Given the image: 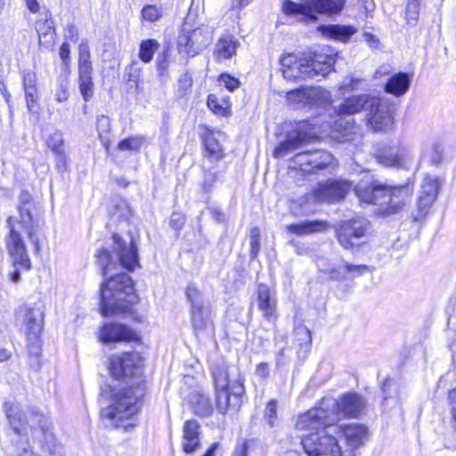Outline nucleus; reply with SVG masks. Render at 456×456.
<instances>
[{
    "mask_svg": "<svg viewBox=\"0 0 456 456\" xmlns=\"http://www.w3.org/2000/svg\"><path fill=\"white\" fill-rule=\"evenodd\" d=\"M219 82L231 92L234 91L240 86V81L228 74L220 75Z\"/></svg>",
    "mask_w": 456,
    "mask_h": 456,
    "instance_id": "obj_56",
    "label": "nucleus"
},
{
    "mask_svg": "<svg viewBox=\"0 0 456 456\" xmlns=\"http://www.w3.org/2000/svg\"><path fill=\"white\" fill-rule=\"evenodd\" d=\"M92 64H78V79L92 78Z\"/></svg>",
    "mask_w": 456,
    "mask_h": 456,
    "instance_id": "obj_63",
    "label": "nucleus"
},
{
    "mask_svg": "<svg viewBox=\"0 0 456 456\" xmlns=\"http://www.w3.org/2000/svg\"><path fill=\"white\" fill-rule=\"evenodd\" d=\"M213 38V30L205 25L195 27L190 17L184 20L177 37L178 53L186 59L200 54Z\"/></svg>",
    "mask_w": 456,
    "mask_h": 456,
    "instance_id": "obj_10",
    "label": "nucleus"
},
{
    "mask_svg": "<svg viewBox=\"0 0 456 456\" xmlns=\"http://www.w3.org/2000/svg\"><path fill=\"white\" fill-rule=\"evenodd\" d=\"M422 0H406L405 19L408 24L414 25L419 19Z\"/></svg>",
    "mask_w": 456,
    "mask_h": 456,
    "instance_id": "obj_41",
    "label": "nucleus"
},
{
    "mask_svg": "<svg viewBox=\"0 0 456 456\" xmlns=\"http://www.w3.org/2000/svg\"><path fill=\"white\" fill-rule=\"evenodd\" d=\"M352 188V183L347 180H330L326 183H319L317 189L314 191V198L320 202L333 203L340 201Z\"/></svg>",
    "mask_w": 456,
    "mask_h": 456,
    "instance_id": "obj_16",
    "label": "nucleus"
},
{
    "mask_svg": "<svg viewBox=\"0 0 456 456\" xmlns=\"http://www.w3.org/2000/svg\"><path fill=\"white\" fill-rule=\"evenodd\" d=\"M411 84V77L404 72H399L389 77L385 90L387 93L395 96L403 95L409 89Z\"/></svg>",
    "mask_w": 456,
    "mask_h": 456,
    "instance_id": "obj_31",
    "label": "nucleus"
},
{
    "mask_svg": "<svg viewBox=\"0 0 456 456\" xmlns=\"http://www.w3.org/2000/svg\"><path fill=\"white\" fill-rule=\"evenodd\" d=\"M318 267L321 272L329 274L331 280L337 281H352L362 275L369 269L367 265H351L344 261H341L338 265H333L332 266H324L322 260L318 263Z\"/></svg>",
    "mask_w": 456,
    "mask_h": 456,
    "instance_id": "obj_17",
    "label": "nucleus"
},
{
    "mask_svg": "<svg viewBox=\"0 0 456 456\" xmlns=\"http://www.w3.org/2000/svg\"><path fill=\"white\" fill-rule=\"evenodd\" d=\"M35 28L37 32L39 45L46 49L53 48L55 43V28L49 10L44 9L36 20Z\"/></svg>",
    "mask_w": 456,
    "mask_h": 456,
    "instance_id": "obj_19",
    "label": "nucleus"
},
{
    "mask_svg": "<svg viewBox=\"0 0 456 456\" xmlns=\"http://www.w3.org/2000/svg\"><path fill=\"white\" fill-rule=\"evenodd\" d=\"M17 209L19 214L17 217L9 216L7 218L9 233L5 239L6 248L13 265V271L9 273V277L15 283L20 280V271L29 270L31 267L30 259L20 230L22 229L27 233L28 240L35 247L36 252H39L40 238L44 235L45 226L41 208L27 191L20 192Z\"/></svg>",
    "mask_w": 456,
    "mask_h": 456,
    "instance_id": "obj_2",
    "label": "nucleus"
},
{
    "mask_svg": "<svg viewBox=\"0 0 456 456\" xmlns=\"http://www.w3.org/2000/svg\"><path fill=\"white\" fill-rule=\"evenodd\" d=\"M451 404L452 417L453 420V428L456 430V388L451 390L448 395Z\"/></svg>",
    "mask_w": 456,
    "mask_h": 456,
    "instance_id": "obj_64",
    "label": "nucleus"
},
{
    "mask_svg": "<svg viewBox=\"0 0 456 456\" xmlns=\"http://www.w3.org/2000/svg\"><path fill=\"white\" fill-rule=\"evenodd\" d=\"M21 312L23 313V324L26 329L28 338L40 336L43 323V310L38 305H27Z\"/></svg>",
    "mask_w": 456,
    "mask_h": 456,
    "instance_id": "obj_23",
    "label": "nucleus"
},
{
    "mask_svg": "<svg viewBox=\"0 0 456 456\" xmlns=\"http://www.w3.org/2000/svg\"><path fill=\"white\" fill-rule=\"evenodd\" d=\"M385 188V184L377 181L361 182L354 187V191L361 202L380 206Z\"/></svg>",
    "mask_w": 456,
    "mask_h": 456,
    "instance_id": "obj_22",
    "label": "nucleus"
},
{
    "mask_svg": "<svg viewBox=\"0 0 456 456\" xmlns=\"http://www.w3.org/2000/svg\"><path fill=\"white\" fill-rule=\"evenodd\" d=\"M309 434L302 437V446L307 456H343L339 444L344 439L353 451L363 444L368 430L362 425H338V423L305 429Z\"/></svg>",
    "mask_w": 456,
    "mask_h": 456,
    "instance_id": "obj_3",
    "label": "nucleus"
},
{
    "mask_svg": "<svg viewBox=\"0 0 456 456\" xmlns=\"http://www.w3.org/2000/svg\"><path fill=\"white\" fill-rule=\"evenodd\" d=\"M243 382L244 379L238 375L229 388L216 389V407L219 412H226L232 404L234 407H239L240 397L244 394Z\"/></svg>",
    "mask_w": 456,
    "mask_h": 456,
    "instance_id": "obj_18",
    "label": "nucleus"
},
{
    "mask_svg": "<svg viewBox=\"0 0 456 456\" xmlns=\"http://www.w3.org/2000/svg\"><path fill=\"white\" fill-rule=\"evenodd\" d=\"M159 46V44L156 39L142 40L140 44L138 53L140 60L145 63L150 62L153 59Z\"/></svg>",
    "mask_w": 456,
    "mask_h": 456,
    "instance_id": "obj_37",
    "label": "nucleus"
},
{
    "mask_svg": "<svg viewBox=\"0 0 456 456\" xmlns=\"http://www.w3.org/2000/svg\"><path fill=\"white\" fill-rule=\"evenodd\" d=\"M127 82L134 84L135 89L140 91V81L142 75V68L137 62H133L126 68Z\"/></svg>",
    "mask_w": 456,
    "mask_h": 456,
    "instance_id": "obj_44",
    "label": "nucleus"
},
{
    "mask_svg": "<svg viewBox=\"0 0 456 456\" xmlns=\"http://www.w3.org/2000/svg\"><path fill=\"white\" fill-rule=\"evenodd\" d=\"M191 403L195 414L200 417L208 416L213 410L209 398L202 393L192 395Z\"/></svg>",
    "mask_w": 456,
    "mask_h": 456,
    "instance_id": "obj_36",
    "label": "nucleus"
},
{
    "mask_svg": "<svg viewBox=\"0 0 456 456\" xmlns=\"http://www.w3.org/2000/svg\"><path fill=\"white\" fill-rule=\"evenodd\" d=\"M436 198L433 197V194L430 195H422L420 194L419 200H418V209H419V217H416L415 219L421 218L423 216L426 215L428 208L433 204Z\"/></svg>",
    "mask_w": 456,
    "mask_h": 456,
    "instance_id": "obj_51",
    "label": "nucleus"
},
{
    "mask_svg": "<svg viewBox=\"0 0 456 456\" xmlns=\"http://www.w3.org/2000/svg\"><path fill=\"white\" fill-rule=\"evenodd\" d=\"M310 166L312 173L326 168L332 164L333 156L326 151H310Z\"/></svg>",
    "mask_w": 456,
    "mask_h": 456,
    "instance_id": "obj_34",
    "label": "nucleus"
},
{
    "mask_svg": "<svg viewBox=\"0 0 456 456\" xmlns=\"http://www.w3.org/2000/svg\"><path fill=\"white\" fill-rule=\"evenodd\" d=\"M265 447L257 439H249L238 443L233 452V456H263Z\"/></svg>",
    "mask_w": 456,
    "mask_h": 456,
    "instance_id": "obj_32",
    "label": "nucleus"
},
{
    "mask_svg": "<svg viewBox=\"0 0 456 456\" xmlns=\"http://www.w3.org/2000/svg\"><path fill=\"white\" fill-rule=\"evenodd\" d=\"M113 252L107 249L97 251L96 262L103 275L118 267L132 271L139 265L138 249L133 240L127 246L126 242L117 234H113Z\"/></svg>",
    "mask_w": 456,
    "mask_h": 456,
    "instance_id": "obj_8",
    "label": "nucleus"
},
{
    "mask_svg": "<svg viewBox=\"0 0 456 456\" xmlns=\"http://www.w3.org/2000/svg\"><path fill=\"white\" fill-rule=\"evenodd\" d=\"M5 415L12 428L19 435L25 433L27 427L36 428L38 427L44 434V444L51 456H62V447L55 443V438L50 430V422L47 416L33 409L23 412L16 402L9 401L4 404Z\"/></svg>",
    "mask_w": 456,
    "mask_h": 456,
    "instance_id": "obj_5",
    "label": "nucleus"
},
{
    "mask_svg": "<svg viewBox=\"0 0 456 456\" xmlns=\"http://www.w3.org/2000/svg\"><path fill=\"white\" fill-rule=\"evenodd\" d=\"M346 0H300L294 2L285 0L282 4L283 12L297 20L311 23L318 19V14L339 13Z\"/></svg>",
    "mask_w": 456,
    "mask_h": 456,
    "instance_id": "obj_9",
    "label": "nucleus"
},
{
    "mask_svg": "<svg viewBox=\"0 0 456 456\" xmlns=\"http://www.w3.org/2000/svg\"><path fill=\"white\" fill-rule=\"evenodd\" d=\"M24 89L28 110H31L32 104L36 102L37 87L35 85H28L27 78L24 79Z\"/></svg>",
    "mask_w": 456,
    "mask_h": 456,
    "instance_id": "obj_54",
    "label": "nucleus"
},
{
    "mask_svg": "<svg viewBox=\"0 0 456 456\" xmlns=\"http://www.w3.org/2000/svg\"><path fill=\"white\" fill-rule=\"evenodd\" d=\"M329 228L326 221L306 220L297 224H291L286 226V230L297 236H307L322 232Z\"/></svg>",
    "mask_w": 456,
    "mask_h": 456,
    "instance_id": "obj_26",
    "label": "nucleus"
},
{
    "mask_svg": "<svg viewBox=\"0 0 456 456\" xmlns=\"http://www.w3.org/2000/svg\"><path fill=\"white\" fill-rule=\"evenodd\" d=\"M179 89L185 93L192 86V77L188 72L182 74L178 80Z\"/></svg>",
    "mask_w": 456,
    "mask_h": 456,
    "instance_id": "obj_61",
    "label": "nucleus"
},
{
    "mask_svg": "<svg viewBox=\"0 0 456 456\" xmlns=\"http://www.w3.org/2000/svg\"><path fill=\"white\" fill-rule=\"evenodd\" d=\"M306 96L309 106L324 105L330 100V92L319 86L306 88Z\"/></svg>",
    "mask_w": 456,
    "mask_h": 456,
    "instance_id": "obj_35",
    "label": "nucleus"
},
{
    "mask_svg": "<svg viewBox=\"0 0 456 456\" xmlns=\"http://www.w3.org/2000/svg\"><path fill=\"white\" fill-rule=\"evenodd\" d=\"M366 408L365 400L356 393H348L337 400L323 397L315 406L298 416L295 428L305 431L320 426L338 423L343 417L358 418Z\"/></svg>",
    "mask_w": 456,
    "mask_h": 456,
    "instance_id": "obj_4",
    "label": "nucleus"
},
{
    "mask_svg": "<svg viewBox=\"0 0 456 456\" xmlns=\"http://www.w3.org/2000/svg\"><path fill=\"white\" fill-rule=\"evenodd\" d=\"M58 87L55 93V99L59 102H63L69 98V72L61 74L57 80Z\"/></svg>",
    "mask_w": 456,
    "mask_h": 456,
    "instance_id": "obj_40",
    "label": "nucleus"
},
{
    "mask_svg": "<svg viewBox=\"0 0 456 456\" xmlns=\"http://www.w3.org/2000/svg\"><path fill=\"white\" fill-rule=\"evenodd\" d=\"M373 95L363 94L346 98L341 104L336 109L338 116H351L366 110Z\"/></svg>",
    "mask_w": 456,
    "mask_h": 456,
    "instance_id": "obj_25",
    "label": "nucleus"
},
{
    "mask_svg": "<svg viewBox=\"0 0 456 456\" xmlns=\"http://www.w3.org/2000/svg\"><path fill=\"white\" fill-rule=\"evenodd\" d=\"M169 224L170 226L177 232L182 230L185 224L184 215L179 212H174L170 216Z\"/></svg>",
    "mask_w": 456,
    "mask_h": 456,
    "instance_id": "obj_58",
    "label": "nucleus"
},
{
    "mask_svg": "<svg viewBox=\"0 0 456 456\" xmlns=\"http://www.w3.org/2000/svg\"><path fill=\"white\" fill-rule=\"evenodd\" d=\"M200 425L196 420H187L183 425V450L185 453L194 452L200 445Z\"/></svg>",
    "mask_w": 456,
    "mask_h": 456,
    "instance_id": "obj_27",
    "label": "nucleus"
},
{
    "mask_svg": "<svg viewBox=\"0 0 456 456\" xmlns=\"http://www.w3.org/2000/svg\"><path fill=\"white\" fill-rule=\"evenodd\" d=\"M163 16V11L157 4H147L141 11V18L144 21L156 22Z\"/></svg>",
    "mask_w": 456,
    "mask_h": 456,
    "instance_id": "obj_39",
    "label": "nucleus"
},
{
    "mask_svg": "<svg viewBox=\"0 0 456 456\" xmlns=\"http://www.w3.org/2000/svg\"><path fill=\"white\" fill-rule=\"evenodd\" d=\"M28 353L31 356L38 358L41 353V344L39 336L28 338Z\"/></svg>",
    "mask_w": 456,
    "mask_h": 456,
    "instance_id": "obj_57",
    "label": "nucleus"
},
{
    "mask_svg": "<svg viewBox=\"0 0 456 456\" xmlns=\"http://www.w3.org/2000/svg\"><path fill=\"white\" fill-rule=\"evenodd\" d=\"M295 339L300 350L307 352L312 345L311 331L305 326H298L295 329Z\"/></svg>",
    "mask_w": 456,
    "mask_h": 456,
    "instance_id": "obj_38",
    "label": "nucleus"
},
{
    "mask_svg": "<svg viewBox=\"0 0 456 456\" xmlns=\"http://www.w3.org/2000/svg\"><path fill=\"white\" fill-rule=\"evenodd\" d=\"M316 135L317 131L314 125L311 124L308 120L299 121L295 130L288 135L286 141L281 142L275 148L273 156L275 158H282Z\"/></svg>",
    "mask_w": 456,
    "mask_h": 456,
    "instance_id": "obj_13",
    "label": "nucleus"
},
{
    "mask_svg": "<svg viewBox=\"0 0 456 456\" xmlns=\"http://www.w3.org/2000/svg\"><path fill=\"white\" fill-rule=\"evenodd\" d=\"M322 31L326 36L340 41L348 40L356 32L352 26L339 24L325 26Z\"/></svg>",
    "mask_w": 456,
    "mask_h": 456,
    "instance_id": "obj_33",
    "label": "nucleus"
},
{
    "mask_svg": "<svg viewBox=\"0 0 456 456\" xmlns=\"http://www.w3.org/2000/svg\"><path fill=\"white\" fill-rule=\"evenodd\" d=\"M265 419L267 421L269 427H273L277 419V402L270 401L265 410Z\"/></svg>",
    "mask_w": 456,
    "mask_h": 456,
    "instance_id": "obj_50",
    "label": "nucleus"
},
{
    "mask_svg": "<svg viewBox=\"0 0 456 456\" xmlns=\"http://www.w3.org/2000/svg\"><path fill=\"white\" fill-rule=\"evenodd\" d=\"M239 46L240 42L233 36L223 35L215 45L214 55L217 61L231 59Z\"/></svg>",
    "mask_w": 456,
    "mask_h": 456,
    "instance_id": "obj_28",
    "label": "nucleus"
},
{
    "mask_svg": "<svg viewBox=\"0 0 456 456\" xmlns=\"http://www.w3.org/2000/svg\"><path fill=\"white\" fill-rule=\"evenodd\" d=\"M281 65L283 77L289 80L314 78L318 76L324 77L331 71L334 59L321 53L302 58L288 53L281 57Z\"/></svg>",
    "mask_w": 456,
    "mask_h": 456,
    "instance_id": "obj_7",
    "label": "nucleus"
},
{
    "mask_svg": "<svg viewBox=\"0 0 456 456\" xmlns=\"http://www.w3.org/2000/svg\"><path fill=\"white\" fill-rule=\"evenodd\" d=\"M336 238L346 250L358 251L372 234L370 222L362 216L342 221L335 228Z\"/></svg>",
    "mask_w": 456,
    "mask_h": 456,
    "instance_id": "obj_11",
    "label": "nucleus"
},
{
    "mask_svg": "<svg viewBox=\"0 0 456 456\" xmlns=\"http://www.w3.org/2000/svg\"><path fill=\"white\" fill-rule=\"evenodd\" d=\"M217 180V173L214 171H205L204 180L202 183V190L204 192L208 193L212 191L216 182Z\"/></svg>",
    "mask_w": 456,
    "mask_h": 456,
    "instance_id": "obj_53",
    "label": "nucleus"
},
{
    "mask_svg": "<svg viewBox=\"0 0 456 456\" xmlns=\"http://www.w3.org/2000/svg\"><path fill=\"white\" fill-rule=\"evenodd\" d=\"M438 189H439V182H438L437 178L427 175L423 180L420 194H422V195L433 194V197L436 198Z\"/></svg>",
    "mask_w": 456,
    "mask_h": 456,
    "instance_id": "obj_46",
    "label": "nucleus"
},
{
    "mask_svg": "<svg viewBox=\"0 0 456 456\" xmlns=\"http://www.w3.org/2000/svg\"><path fill=\"white\" fill-rule=\"evenodd\" d=\"M143 359L137 352L113 355L110 359V372L117 379H134L128 387L114 393L110 386L101 387V395H110L113 403L102 410L104 425L127 431L135 426L137 414L145 394V384L142 379Z\"/></svg>",
    "mask_w": 456,
    "mask_h": 456,
    "instance_id": "obj_1",
    "label": "nucleus"
},
{
    "mask_svg": "<svg viewBox=\"0 0 456 456\" xmlns=\"http://www.w3.org/2000/svg\"><path fill=\"white\" fill-rule=\"evenodd\" d=\"M286 99L290 104L307 105L306 88H297L289 91Z\"/></svg>",
    "mask_w": 456,
    "mask_h": 456,
    "instance_id": "obj_45",
    "label": "nucleus"
},
{
    "mask_svg": "<svg viewBox=\"0 0 456 456\" xmlns=\"http://www.w3.org/2000/svg\"><path fill=\"white\" fill-rule=\"evenodd\" d=\"M224 137V134L219 132H214L208 130L203 136L204 146L207 155L216 160L223 158V147L220 143V140Z\"/></svg>",
    "mask_w": 456,
    "mask_h": 456,
    "instance_id": "obj_30",
    "label": "nucleus"
},
{
    "mask_svg": "<svg viewBox=\"0 0 456 456\" xmlns=\"http://www.w3.org/2000/svg\"><path fill=\"white\" fill-rule=\"evenodd\" d=\"M207 104L214 113L222 116L225 114L228 108V104L224 100L218 98L217 95L213 94L208 95Z\"/></svg>",
    "mask_w": 456,
    "mask_h": 456,
    "instance_id": "obj_43",
    "label": "nucleus"
},
{
    "mask_svg": "<svg viewBox=\"0 0 456 456\" xmlns=\"http://www.w3.org/2000/svg\"><path fill=\"white\" fill-rule=\"evenodd\" d=\"M63 138L60 132H54L47 140L48 147L58 154L62 153Z\"/></svg>",
    "mask_w": 456,
    "mask_h": 456,
    "instance_id": "obj_52",
    "label": "nucleus"
},
{
    "mask_svg": "<svg viewBox=\"0 0 456 456\" xmlns=\"http://www.w3.org/2000/svg\"><path fill=\"white\" fill-rule=\"evenodd\" d=\"M310 151L300 152L295 155L293 161L304 173H312L310 166Z\"/></svg>",
    "mask_w": 456,
    "mask_h": 456,
    "instance_id": "obj_49",
    "label": "nucleus"
},
{
    "mask_svg": "<svg viewBox=\"0 0 456 456\" xmlns=\"http://www.w3.org/2000/svg\"><path fill=\"white\" fill-rule=\"evenodd\" d=\"M168 54L167 53H163L162 54L159 55L157 58V69L160 75H163L168 68V61H167Z\"/></svg>",
    "mask_w": 456,
    "mask_h": 456,
    "instance_id": "obj_62",
    "label": "nucleus"
},
{
    "mask_svg": "<svg viewBox=\"0 0 456 456\" xmlns=\"http://www.w3.org/2000/svg\"><path fill=\"white\" fill-rule=\"evenodd\" d=\"M412 191L413 188L410 184L398 187L386 185L380 211L387 216L399 213L410 200Z\"/></svg>",
    "mask_w": 456,
    "mask_h": 456,
    "instance_id": "obj_14",
    "label": "nucleus"
},
{
    "mask_svg": "<svg viewBox=\"0 0 456 456\" xmlns=\"http://www.w3.org/2000/svg\"><path fill=\"white\" fill-rule=\"evenodd\" d=\"M186 297L191 304V322L195 332L206 330L212 325L210 305L204 302L202 293L193 285H188Z\"/></svg>",
    "mask_w": 456,
    "mask_h": 456,
    "instance_id": "obj_12",
    "label": "nucleus"
},
{
    "mask_svg": "<svg viewBox=\"0 0 456 456\" xmlns=\"http://www.w3.org/2000/svg\"><path fill=\"white\" fill-rule=\"evenodd\" d=\"M411 160V153L406 147H391L379 156V161L386 167H402Z\"/></svg>",
    "mask_w": 456,
    "mask_h": 456,
    "instance_id": "obj_24",
    "label": "nucleus"
},
{
    "mask_svg": "<svg viewBox=\"0 0 456 456\" xmlns=\"http://www.w3.org/2000/svg\"><path fill=\"white\" fill-rule=\"evenodd\" d=\"M250 256L251 258L256 257L260 250V230L257 227H253L250 230Z\"/></svg>",
    "mask_w": 456,
    "mask_h": 456,
    "instance_id": "obj_48",
    "label": "nucleus"
},
{
    "mask_svg": "<svg viewBox=\"0 0 456 456\" xmlns=\"http://www.w3.org/2000/svg\"><path fill=\"white\" fill-rule=\"evenodd\" d=\"M367 125L374 131H387L393 123L394 118L389 105L379 97H372L367 109Z\"/></svg>",
    "mask_w": 456,
    "mask_h": 456,
    "instance_id": "obj_15",
    "label": "nucleus"
},
{
    "mask_svg": "<svg viewBox=\"0 0 456 456\" xmlns=\"http://www.w3.org/2000/svg\"><path fill=\"white\" fill-rule=\"evenodd\" d=\"M235 374V379L238 378V369L232 367L231 369L224 362H216L212 366V376L214 379L216 389L229 388L232 382L230 380V376Z\"/></svg>",
    "mask_w": 456,
    "mask_h": 456,
    "instance_id": "obj_29",
    "label": "nucleus"
},
{
    "mask_svg": "<svg viewBox=\"0 0 456 456\" xmlns=\"http://www.w3.org/2000/svg\"><path fill=\"white\" fill-rule=\"evenodd\" d=\"M136 299L134 283L126 273H118L102 282L100 291L101 313L103 316L128 311Z\"/></svg>",
    "mask_w": 456,
    "mask_h": 456,
    "instance_id": "obj_6",
    "label": "nucleus"
},
{
    "mask_svg": "<svg viewBox=\"0 0 456 456\" xmlns=\"http://www.w3.org/2000/svg\"><path fill=\"white\" fill-rule=\"evenodd\" d=\"M96 127L100 137L108 134L110 130V120L109 117L102 115L97 118Z\"/></svg>",
    "mask_w": 456,
    "mask_h": 456,
    "instance_id": "obj_55",
    "label": "nucleus"
},
{
    "mask_svg": "<svg viewBox=\"0 0 456 456\" xmlns=\"http://www.w3.org/2000/svg\"><path fill=\"white\" fill-rule=\"evenodd\" d=\"M64 34L65 38L72 42H77L79 38L78 28L72 23L67 24Z\"/></svg>",
    "mask_w": 456,
    "mask_h": 456,
    "instance_id": "obj_60",
    "label": "nucleus"
},
{
    "mask_svg": "<svg viewBox=\"0 0 456 456\" xmlns=\"http://www.w3.org/2000/svg\"><path fill=\"white\" fill-rule=\"evenodd\" d=\"M79 91L86 102H88L94 95V85L93 78L78 79Z\"/></svg>",
    "mask_w": 456,
    "mask_h": 456,
    "instance_id": "obj_47",
    "label": "nucleus"
},
{
    "mask_svg": "<svg viewBox=\"0 0 456 456\" xmlns=\"http://www.w3.org/2000/svg\"><path fill=\"white\" fill-rule=\"evenodd\" d=\"M144 142V137L141 135L131 136L120 141L118 149L121 151H138Z\"/></svg>",
    "mask_w": 456,
    "mask_h": 456,
    "instance_id": "obj_42",
    "label": "nucleus"
},
{
    "mask_svg": "<svg viewBox=\"0 0 456 456\" xmlns=\"http://www.w3.org/2000/svg\"><path fill=\"white\" fill-rule=\"evenodd\" d=\"M60 58L62 61L63 65L66 67V69H69L70 65V45L64 42L61 44L59 51Z\"/></svg>",
    "mask_w": 456,
    "mask_h": 456,
    "instance_id": "obj_59",
    "label": "nucleus"
},
{
    "mask_svg": "<svg viewBox=\"0 0 456 456\" xmlns=\"http://www.w3.org/2000/svg\"><path fill=\"white\" fill-rule=\"evenodd\" d=\"M99 339L104 344L134 341L137 339V334L126 325L119 323H105L100 330Z\"/></svg>",
    "mask_w": 456,
    "mask_h": 456,
    "instance_id": "obj_20",
    "label": "nucleus"
},
{
    "mask_svg": "<svg viewBox=\"0 0 456 456\" xmlns=\"http://www.w3.org/2000/svg\"><path fill=\"white\" fill-rule=\"evenodd\" d=\"M257 307L263 317L270 322L277 319V300L266 284L261 283L257 288Z\"/></svg>",
    "mask_w": 456,
    "mask_h": 456,
    "instance_id": "obj_21",
    "label": "nucleus"
}]
</instances>
